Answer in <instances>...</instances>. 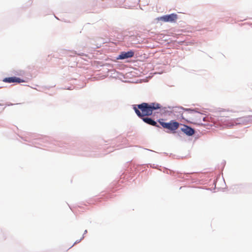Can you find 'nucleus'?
Wrapping results in <instances>:
<instances>
[{
  "label": "nucleus",
  "mask_w": 252,
  "mask_h": 252,
  "mask_svg": "<svg viewBox=\"0 0 252 252\" xmlns=\"http://www.w3.org/2000/svg\"><path fill=\"white\" fill-rule=\"evenodd\" d=\"M141 118L145 123L153 126L158 127V126L157 125V123L151 118L145 117H143V118Z\"/></svg>",
  "instance_id": "nucleus-7"
},
{
  "label": "nucleus",
  "mask_w": 252,
  "mask_h": 252,
  "mask_svg": "<svg viewBox=\"0 0 252 252\" xmlns=\"http://www.w3.org/2000/svg\"><path fill=\"white\" fill-rule=\"evenodd\" d=\"M3 81L4 82L9 83H14V82L20 83V82H24L19 78L16 77L5 78L3 80Z\"/></svg>",
  "instance_id": "nucleus-6"
},
{
  "label": "nucleus",
  "mask_w": 252,
  "mask_h": 252,
  "mask_svg": "<svg viewBox=\"0 0 252 252\" xmlns=\"http://www.w3.org/2000/svg\"><path fill=\"white\" fill-rule=\"evenodd\" d=\"M181 130L189 136H191L194 133V130L193 128L186 125H184L183 127L181 128Z\"/></svg>",
  "instance_id": "nucleus-4"
},
{
  "label": "nucleus",
  "mask_w": 252,
  "mask_h": 252,
  "mask_svg": "<svg viewBox=\"0 0 252 252\" xmlns=\"http://www.w3.org/2000/svg\"><path fill=\"white\" fill-rule=\"evenodd\" d=\"M226 126H229V127H231L232 126H233L234 125L232 123H230L228 125H225Z\"/></svg>",
  "instance_id": "nucleus-9"
},
{
  "label": "nucleus",
  "mask_w": 252,
  "mask_h": 252,
  "mask_svg": "<svg viewBox=\"0 0 252 252\" xmlns=\"http://www.w3.org/2000/svg\"><path fill=\"white\" fill-rule=\"evenodd\" d=\"M134 56V52L132 51H128L127 52H122L119 55L118 59H125L129 58L132 57Z\"/></svg>",
  "instance_id": "nucleus-5"
},
{
  "label": "nucleus",
  "mask_w": 252,
  "mask_h": 252,
  "mask_svg": "<svg viewBox=\"0 0 252 252\" xmlns=\"http://www.w3.org/2000/svg\"><path fill=\"white\" fill-rule=\"evenodd\" d=\"M159 123L163 127L174 132L177 129L179 126V123L173 121H171L169 123H165L160 121H159Z\"/></svg>",
  "instance_id": "nucleus-2"
},
{
  "label": "nucleus",
  "mask_w": 252,
  "mask_h": 252,
  "mask_svg": "<svg viewBox=\"0 0 252 252\" xmlns=\"http://www.w3.org/2000/svg\"><path fill=\"white\" fill-rule=\"evenodd\" d=\"M178 18V15L176 14L172 13L169 15H164L160 17L159 19L166 22H175Z\"/></svg>",
  "instance_id": "nucleus-3"
},
{
  "label": "nucleus",
  "mask_w": 252,
  "mask_h": 252,
  "mask_svg": "<svg viewBox=\"0 0 252 252\" xmlns=\"http://www.w3.org/2000/svg\"><path fill=\"white\" fill-rule=\"evenodd\" d=\"M160 104L157 103H142L140 104L134 105L133 108L139 118L152 115L154 110L159 109Z\"/></svg>",
  "instance_id": "nucleus-1"
},
{
  "label": "nucleus",
  "mask_w": 252,
  "mask_h": 252,
  "mask_svg": "<svg viewBox=\"0 0 252 252\" xmlns=\"http://www.w3.org/2000/svg\"><path fill=\"white\" fill-rule=\"evenodd\" d=\"M195 117L198 119L199 122H201V120L202 119L203 121H205V117L204 115L201 113H197Z\"/></svg>",
  "instance_id": "nucleus-8"
}]
</instances>
